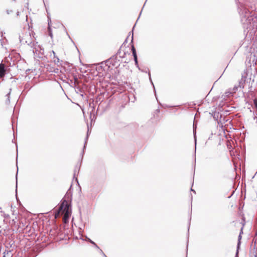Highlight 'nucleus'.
I'll return each mask as SVG.
<instances>
[{"label": "nucleus", "instance_id": "obj_21", "mask_svg": "<svg viewBox=\"0 0 257 257\" xmlns=\"http://www.w3.org/2000/svg\"><path fill=\"white\" fill-rule=\"evenodd\" d=\"M253 104H254V107H255V109L257 110V97L254 99V100H253Z\"/></svg>", "mask_w": 257, "mask_h": 257}, {"label": "nucleus", "instance_id": "obj_36", "mask_svg": "<svg viewBox=\"0 0 257 257\" xmlns=\"http://www.w3.org/2000/svg\"><path fill=\"white\" fill-rule=\"evenodd\" d=\"M140 17V16H139V17H138V19H137V21H138V20H139V19Z\"/></svg>", "mask_w": 257, "mask_h": 257}, {"label": "nucleus", "instance_id": "obj_26", "mask_svg": "<svg viewBox=\"0 0 257 257\" xmlns=\"http://www.w3.org/2000/svg\"><path fill=\"white\" fill-rule=\"evenodd\" d=\"M238 87H238L237 86H234L233 87V90L234 91V92H235V91L237 90Z\"/></svg>", "mask_w": 257, "mask_h": 257}, {"label": "nucleus", "instance_id": "obj_9", "mask_svg": "<svg viewBox=\"0 0 257 257\" xmlns=\"http://www.w3.org/2000/svg\"><path fill=\"white\" fill-rule=\"evenodd\" d=\"M80 166H81V164L76 165V166L75 167V168L74 170L73 177L75 178V180H76V181H77V183H78V179L76 177H75V176H76V174H78V173H79V170L80 168Z\"/></svg>", "mask_w": 257, "mask_h": 257}, {"label": "nucleus", "instance_id": "obj_40", "mask_svg": "<svg viewBox=\"0 0 257 257\" xmlns=\"http://www.w3.org/2000/svg\"><path fill=\"white\" fill-rule=\"evenodd\" d=\"M218 115H219V113H217V117H218Z\"/></svg>", "mask_w": 257, "mask_h": 257}, {"label": "nucleus", "instance_id": "obj_29", "mask_svg": "<svg viewBox=\"0 0 257 257\" xmlns=\"http://www.w3.org/2000/svg\"><path fill=\"white\" fill-rule=\"evenodd\" d=\"M127 38H126V39L125 40V41H124V42H123V44H124L125 43H127Z\"/></svg>", "mask_w": 257, "mask_h": 257}, {"label": "nucleus", "instance_id": "obj_15", "mask_svg": "<svg viewBox=\"0 0 257 257\" xmlns=\"http://www.w3.org/2000/svg\"><path fill=\"white\" fill-rule=\"evenodd\" d=\"M87 240L94 246V247H95L97 249L99 248V246L93 240H92L91 239H90L89 238H87Z\"/></svg>", "mask_w": 257, "mask_h": 257}, {"label": "nucleus", "instance_id": "obj_11", "mask_svg": "<svg viewBox=\"0 0 257 257\" xmlns=\"http://www.w3.org/2000/svg\"><path fill=\"white\" fill-rule=\"evenodd\" d=\"M89 131V126H88V130H87V135H86V137L85 139L84 145V147H83V151H82V158H83V154H84V151L85 149L86 148V144L87 143V140H88V138Z\"/></svg>", "mask_w": 257, "mask_h": 257}, {"label": "nucleus", "instance_id": "obj_22", "mask_svg": "<svg viewBox=\"0 0 257 257\" xmlns=\"http://www.w3.org/2000/svg\"><path fill=\"white\" fill-rule=\"evenodd\" d=\"M149 79H150V80L151 82L152 83V84H153V85L154 89V91H155V93H156V90H155V86H154V84H153V82H152V79H151V75H150V73H149ZM155 96H156V93H155Z\"/></svg>", "mask_w": 257, "mask_h": 257}, {"label": "nucleus", "instance_id": "obj_25", "mask_svg": "<svg viewBox=\"0 0 257 257\" xmlns=\"http://www.w3.org/2000/svg\"><path fill=\"white\" fill-rule=\"evenodd\" d=\"M135 26H136V24H135V26H134V27H133V30H132V41H131L132 43V42H133V30H134V28H135Z\"/></svg>", "mask_w": 257, "mask_h": 257}, {"label": "nucleus", "instance_id": "obj_13", "mask_svg": "<svg viewBox=\"0 0 257 257\" xmlns=\"http://www.w3.org/2000/svg\"><path fill=\"white\" fill-rule=\"evenodd\" d=\"M245 79L242 77L241 80L239 82L238 87L243 88L244 87V84L245 83Z\"/></svg>", "mask_w": 257, "mask_h": 257}, {"label": "nucleus", "instance_id": "obj_16", "mask_svg": "<svg viewBox=\"0 0 257 257\" xmlns=\"http://www.w3.org/2000/svg\"><path fill=\"white\" fill-rule=\"evenodd\" d=\"M131 47H132V53H133V56L137 55L136 50V49H135L134 45H132Z\"/></svg>", "mask_w": 257, "mask_h": 257}, {"label": "nucleus", "instance_id": "obj_39", "mask_svg": "<svg viewBox=\"0 0 257 257\" xmlns=\"http://www.w3.org/2000/svg\"><path fill=\"white\" fill-rule=\"evenodd\" d=\"M140 17V16H139V17H138V19H137V21H138V20H139V19Z\"/></svg>", "mask_w": 257, "mask_h": 257}, {"label": "nucleus", "instance_id": "obj_32", "mask_svg": "<svg viewBox=\"0 0 257 257\" xmlns=\"http://www.w3.org/2000/svg\"><path fill=\"white\" fill-rule=\"evenodd\" d=\"M242 233V228L241 229V231L240 232V234Z\"/></svg>", "mask_w": 257, "mask_h": 257}, {"label": "nucleus", "instance_id": "obj_1", "mask_svg": "<svg viewBox=\"0 0 257 257\" xmlns=\"http://www.w3.org/2000/svg\"><path fill=\"white\" fill-rule=\"evenodd\" d=\"M19 40L21 43L23 44H27L31 48H33V52L34 54H37V52L38 51V48L40 49V52L41 54H43L44 52V49H41L39 46L37 45V42H36L34 40L29 31L24 30L22 34L19 35Z\"/></svg>", "mask_w": 257, "mask_h": 257}, {"label": "nucleus", "instance_id": "obj_30", "mask_svg": "<svg viewBox=\"0 0 257 257\" xmlns=\"http://www.w3.org/2000/svg\"><path fill=\"white\" fill-rule=\"evenodd\" d=\"M17 182H16V192H17Z\"/></svg>", "mask_w": 257, "mask_h": 257}, {"label": "nucleus", "instance_id": "obj_20", "mask_svg": "<svg viewBox=\"0 0 257 257\" xmlns=\"http://www.w3.org/2000/svg\"><path fill=\"white\" fill-rule=\"evenodd\" d=\"M97 249L99 251V252L103 256V257H107V256L105 255V254L103 252L102 249H101L99 247V248H97Z\"/></svg>", "mask_w": 257, "mask_h": 257}, {"label": "nucleus", "instance_id": "obj_24", "mask_svg": "<svg viewBox=\"0 0 257 257\" xmlns=\"http://www.w3.org/2000/svg\"><path fill=\"white\" fill-rule=\"evenodd\" d=\"M133 57H134L135 63H137V62H138L137 55H134V56H133Z\"/></svg>", "mask_w": 257, "mask_h": 257}, {"label": "nucleus", "instance_id": "obj_19", "mask_svg": "<svg viewBox=\"0 0 257 257\" xmlns=\"http://www.w3.org/2000/svg\"><path fill=\"white\" fill-rule=\"evenodd\" d=\"M32 86L31 85L30 83H27L25 85V89L30 90Z\"/></svg>", "mask_w": 257, "mask_h": 257}, {"label": "nucleus", "instance_id": "obj_7", "mask_svg": "<svg viewBox=\"0 0 257 257\" xmlns=\"http://www.w3.org/2000/svg\"><path fill=\"white\" fill-rule=\"evenodd\" d=\"M241 235H240V233H239V235L238 236V241H237V244L236 246V251L235 253V255L234 257H239V250L240 249V246L241 243Z\"/></svg>", "mask_w": 257, "mask_h": 257}, {"label": "nucleus", "instance_id": "obj_23", "mask_svg": "<svg viewBox=\"0 0 257 257\" xmlns=\"http://www.w3.org/2000/svg\"><path fill=\"white\" fill-rule=\"evenodd\" d=\"M75 91L77 93H78L79 91L82 92L81 88L79 86H76Z\"/></svg>", "mask_w": 257, "mask_h": 257}, {"label": "nucleus", "instance_id": "obj_37", "mask_svg": "<svg viewBox=\"0 0 257 257\" xmlns=\"http://www.w3.org/2000/svg\"><path fill=\"white\" fill-rule=\"evenodd\" d=\"M140 17V16H139V17H138V19H137V21H138V20H139V19Z\"/></svg>", "mask_w": 257, "mask_h": 257}, {"label": "nucleus", "instance_id": "obj_8", "mask_svg": "<svg viewBox=\"0 0 257 257\" xmlns=\"http://www.w3.org/2000/svg\"><path fill=\"white\" fill-rule=\"evenodd\" d=\"M116 60H117V56L116 55H114L112 57H111L110 59L107 60L105 62V63L107 65H108V64L109 63L110 64H111L112 65H114Z\"/></svg>", "mask_w": 257, "mask_h": 257}, {"label": "nucleus", "instance_id": "obj_5", "mask_svg": "<svg viewBox=\"0 0 257 257\" xmlns=\"http://www.w3.org/2000/svg\"><path fill=\"white\" fill-rule=\"evenodd\" d=\"M72 185L71 184L69 189L67 190L64 198L65 199H63L62 200H66L67 202H71L72 198V191L71 190V187Z\"/></svg>", "mask_w": 257, "mask_h": 257}, {"label": "nucleus", "instance_id": "obj_6", "mask_svg": "<svg viewBox=\"0 0 257 257\" xmlns=\"http://www.w3.org/2000/svg\"><path fill=\"white\" fill-rule=\"evenodd\" d=\"M6 72V69L5 65L3 63L0 64V78H3Z\"/></svg>", "mask_w": 257, "mask_h": 257}, {"label": "nucleus", "instance_id": "obj_31", "mask_svg": "<svg viewBox=\"0 0 257 257\" xmlns=\"http://www.w3.org/2000/svg\"><path fill=\"white\" fill-rule=\"evenodd\" d=\"M191 190L193 192H194L195 193H196V192L195 190H194L193 189H192V188L191 189Z\"/></svg>", "mask_w": 257, "mask_h": 257}, {"label": "nucleus", "instance_id": "obj_28", "mask_svg": "<svg viewBox=\"0 0 257 257\" xmlns=\"http://www.w3.org/2000/svg\"><path fill=\"white\" fill-rule=\"evenodd\" d=\"M135 65H136V66L140 70V68H139V63H138V62H137V63H135Z\"/></svg>", "mask_w": 257, "mask_h": 257}, {"label": "nucleus", "instance_id": "obj_18", "mask_svg": "<svg viewBox=\"0 0 257 257\" xmlns=\"http://www.w3.org/2000/svg\"><path fill=\"white\" fill-rule=\"evenodd\" d=\"M125 53H124L123 54V55H121V51H120V49H119L118 50V51H117V53H116V55H119V57H120V58H123V57H124V55H125Z\"/></svg>", "mask_w": 257, "mask_h": 257}, {"label": "nucleus", "instance_id": "obj_12", "mask_svg": "<svg viewBox=\"0 0 257 257\" xmlns=\"http://www.w3.org/2000/svg\"><path fill=\"white\" fill-rule=\"evenodd\" d=\"M48 34H49V36L50 37L52 38L53 37V34H52V29H51L50 25V23H51V20L49 18V17H48Z\"/></svg>", "mask_w": 257, "mask_h": 257}, {"label": "nucleus", "instance_id": "obj_35", "mask_svg": "<svg viewBox=\"0 0 257 257\" xmlns=\"http://www.w3.org/2000/svg\"><path fill=\"white\" fill-rule=\"evenodd\" d=\"M140 17V16H139V17H138V19H137V21H138V20H139V19Z\"/></svg>", "mask_w": 257, "mask_h": 257}, {"label": "nucleus", "instance_id": "obj_2", "mask_svg": "<svg viewBox=\"0 0 257 257\" xmlns=\"http://www.w3.org/2000/svg\"><path fill=\"white\" fill-rule=\"evenodd\" d=\"M240 17V21L246 29L249 28L251 25V22L253 20L252 16L250 15L249 11L243 6H241L238 8Z\"/></svg>", "mask_w": 257, "mask_h": 257}, {"label": "nucleus", "instance_id": "obj_3", "mask_svg": "<svg viewBox=\"0 0 257 257\" xmlns=\"http://www.w3.org/2000/svg\"><path fill=\"white\" fill-rule=\"evenodd\" d=\"M71 213V206L70 204L66 200H62L60 206L55 213V218H57L60 213L64 214V221L66 222V220L70 217Z\"/></svg>", "mask_w": 257, "mask_h": 257}, {"label": "nucleus", "instance_id": "obj_27", "mask_svg": "<svg viewBox=\"0 0 257 257\" xmlns=\"http://www.w3.org/2000/svg\"><path fill=\"white\" fill-rule=\"evenodd\" d=\"M12 11L11 10V11H9V10H7L6 12L8 14H10V13H12Z\"/></svg>", "mask_w": 257, "mask_h": 257}, {"label": "nucleus", "instance_id": "obj_17", "mask_svg": "<svg viewBox=\"0 0 257 257\" xmlns=\"http://www.w3.org/2000/svg\"><path fill=\"white\" fill-rule=\"evenodd\" d=\"M131 47H132V53H133V56L137 55L136 50V49H135L134 45H132Z\"/></svg>", "mask_w": 257, "mask_h": 257}, {"label": "nucleus", "instance_id": "obj_14", "mask_svg": "<svg viewBox=\"0 0 257 257\" xmlns=\"http://www.w3.org/2000/svg\"><path fill=\"white\" fill-rule=\"evenodd\" d=\"M52 53L54 55V58H56V59L54 60V62L55 64L58 65V64L59 63V59L56 56V53L54 51H52Z\"/></svg>", "mask_w": 257, "mask_h": 257}, {"label": "nucleus", "instance_id": "obj_33", "mask_svg": "<svg viewBox=\"0 0 257 257\" xmlns=\"http://www.w3.org/2000/svg\"><path fill=\"white\" fill-rule=\"evenodd\" d=\"M156 111H157V112H160V110H159V109H157L156 110Z\"/></svg>", "mask_w": 257, "mask_h": 257}, {"label": "nucleus", "instance_id": "obj_4", "mask_svg": "<svg viewBox=\"0 0 257 257\" xmlns=\"http://www.w3.org/2000/svg\"><path fill=\"white\" fill-rule=\"evenodd\" d=\"M17 254L15 249L9 248L7 247V249L4 252L3 257H17Z\"/></svg>", "mask_w": 257, "mask_h": 257}, {"label": "nucleus", "instance_id": "obj_10", "mask_svg": "<svg viewBox=\"0 0 257 257\" xmlns=\"http://www.w3.org/2000/svg\"><path fill=\"white\" fill-rule=\"evenodd\" d=\"M9 92L6 95V99L5 100V103L7 105H9L10 103V94L11 92L12 89L10 88L9 89Z\"/></svg>", "mask_w": 257, "mask_h": 257}, {"label": "nucleus", "instance_id": "obj_34", "mask_svg": "<svg viewBox=\"0 0 257 257\" xmlns=\"http://www.w3.org/2000/svg\"><path fill=\"white\" fill-rule=\"evenodd\" d=\"M213 117H214V118H216V114H215V113L214 114V116H213Z\"/></svg>", "mask_w": 257, "mask_h": 257}, {"label": "nucleus", "instance_id": "obj_38", "mask_svg": "<svg viewBox=\"0 0 257 257\" xmlns=\"http://www.w3.org/2000/svg\"><path fill=\"white\" fill-rule=\"evenodd\" d=\"M140 17V16H139V17H138V19H137V21H138V20H139V19Z\"/></svg>", "mask_w": 257, "mask_h": 257}]
</instances>
